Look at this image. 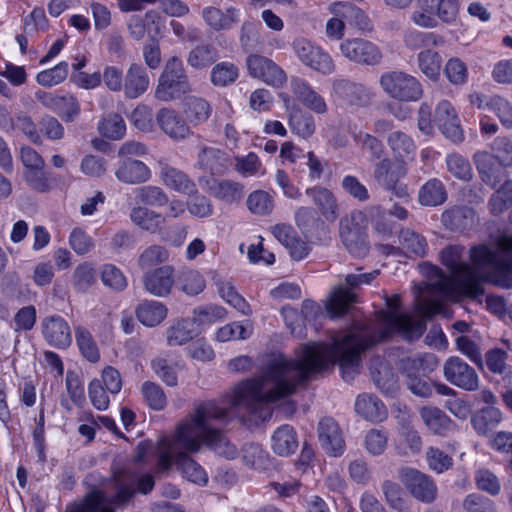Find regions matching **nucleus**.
<instances>
[{"label":"nucleus","instance_id":"obj_4","mask_svg":"<svg viewBox=\"0 0 512 512\" xmlns=\"http://www.w3.org/2000/svg\"><path fill=\"white\" fill-rule=\"evenodd\" d=\"M437 363V358L433 354L406 357L400 360V372L405 377L406 386L412 394L422 398H429L432 395V385L424 376L432 372Z\"/></svg>","mask_w":512,"mask_h":512},{"label":"nucleus","instance_id":"obj_11","mask_svg":"<svg viewBox=\"0 0 512 512\" xmlns=\"http://www.w3.org/2000/svg\"><path fill=\"white\" fill-rule=\"evenodd\" d=\"M292 46L295 54L305 66L323 74H331L334 71L335 66L330 55L308 39L297 38Z\"/></svg>","mask_w":512,"mask_h":512},{"label":"nucleus","instance_id":"obj_3","mask_svg":"<svg viewBox=\"0 0 512 512\" xmlns=\"http://www.w3.org/2000/svg\"><path fill=\"white\" fill-rule=\"evenodd\" d=\"M228 410L220 407L215 401H204L198 404L193 413L176 427L167 443V450L160 453L158 467L167 471L176 465V456L180 452L197 453L206 446L216 454L227 459H235L238 450L214 422H224Z\"/></svg>","mask_w":512,"mask_h":512},{"label":"nucleus","instance_id":"obj_27","mask_svg":"<svg viewBox=\"0 0 512 512\" xmlns=\"http://www.w3.org/2000/svg\"><path fill=\"white\" fill-rule=\"evenodd\" d=\"M386 141L395 162L406 166L408 162L415 159L417 147L409 134L401 130L392 131L388 134Z\"/></svg>","mask_w":512,"mask_h":512},{"label":"nucleus","instance_id":"obj_45","mask_svg":"<svg viewBox=\"0 0 512 512\" xmlns=\"http://www.w3.org/2000/svg\"><path fill=\"white\" fill-rule=\"evenodd\" d=\"M246 206L253 215L269 216L274 210L275 202L269 192L258 189L248 195Z\"/></svg>","mask_w":512,"mask_h":512},{"label":"nucleus","instance_id":"obj_13","mask_svg":"<svg viewBox=\"0 0 512 512\" xmlns=\"http://www.w3.org/2000/svg\"><path fill=\"white\" fill-rule=\"evenodd\" d=\"M400 479L409 493L418 501L432 503L437 496V486L434 480L413 468H402Z\"/></svg>","mask_w":512,"mask_h":512},{"label":"nucleus","instance_id":"obj_10","mask_svg":"<svg viewBox=\"0 0 512 512\" xmlns=\"http://www.w3.org/2000/svg\"><path fill=\"white\" fill-rule=\"evenodd\" d=\"M339 49L342 56L356 64L375 66L383 58L380 48L363 38L345 39L340 43Z\"/></svg>","mask_w":512,"mask_h":512},{"label":"nucleus","instance_id":"obj_54","mask_svg":"<svg viewBox=\"0 0 512 512\" xmlns=\"http://www.w3.org/2000/svg\"><path fill=\"white\" fill-rule=\"evenodd\" d=\"M289 125L293 132L303 138L311 136L315 131L313 116L300 108H293L291 110Z\"/></svg>","mask_w":512,"mask_h":512},{"label":"nucleus","instance_id":"obj_18","mask_svg":"<svg viewBox=\"0 0 512 512\" xmlns=\"http://www.w3.org/2000/svg\"><path fill=\"white\" fill-rule=\"evenodd\" d=\"M161 131L174 141L185 140L194 135L186 119L173 108H161L156 114Z\"/></svg>","mask_w":512,"mask_h":512},{"label":"nucleus","instance_id":"obj_61","mask_svg":"<svg viewBox=\"0 0 512 512\" xmlns=\"http://www.w3.org/2000/svg\"><path fill=\"white\" fill-rule=\"evenodd\" d=\"M252 334V325L249 321L232 322L221 327L216 334L217 340L227 342L230 340H245Z\"/></svg>","mask_w":512,"mask_h":512},{"label":"nucleus","instance_id":"obj_24","mask_svg":"<svg viewBox=\"0 0 512 512\" xmlns=\"http://www.w3.org/2000/svg\"><path fill=\"white\" fill-rule=\"evenodd\" d=\"M115 177L122 183L136 185L147 182L151 171L144 162L127 157L116 164Z\"/></svg>","mask_w":512,"mask_h":512},{"label":"nucleus","instance_id":"obj_15","mask_svg":"<svg viewBox=\"0 0 512 512\" xmlns=\"http://www.w3.org/2000/svg\"><path fill=\"white\" fill-rule=\"evenodd\" d=\"M144 290L156 297H168L176 285L175 268L163 265L146 271L142 276Z\"/></svg>","mask_w":512,"mask_h":512},{"label":"nucleus","instance_id":"obj_58","mask_svg":"<svg viewBox=\"0 0 512 512\" xmlns=\"http://www.w3.org/2000/svg\"><path fill=\"white\" fill-rule=\"evenodd\" d=\"M223 152L214 147H204L198 154V165L212 175L223 171Z\"/></svg>","mask_w":512,"mask_h":512},{"label":"nucleus","instance_id":"obj_57","mask_svg":"<svg viewBox=\"0 0 512 512\" xmlns=\"http://www.w3.org/2000/svg\"><path fill=\"white\" fill-rule=\"evenodd\" d=\"M136 199L147 206L161 207L169 202L168 195L159 186L146 185L136 188Z\"/></svg>","mask_w":512,"mask_h":512},{"label":"nucleus","instance_id":"obj_63","mask_svg":"<svg viewBox=\"0 0 512 512\" xmlns=\"http://www.w3.org/2000/svg\"><path fill=\"white\" fill-rule=\"evenodd\" d=\"M69 65L62 61L53 68L43 70L36 76V81L44 87H52L62 83L68 76Z\"/></svg>","mask_w":512,"mask_h":512},{"label":"nucleus","instance_id":"obj_17","mask_svg":"<svg viewBox=\"0 0 512 512\" xmlns=\"http://www.w3.org/2000/svg\"><path fill=\"white\" fill-rule=\"evenodd\" d=\"M434 123L441 133L453 143H461L464 140L460 119L449 101L442 100L437 104Z\"/></svg>","mask_w":512,"mask_h":512},{"label":"nucleus","instance_id":"obj_46","mask_svg":"<svg viewBox=\"0 0 512 512\" xmlns=\"http://www.w3.org/2000/svg\"><path fill=\"white\" fill-rule=\"evenodd\" d=\"M176 285L186 295L195 296L205 289L206 281L199 271L187 269L180 273L176 279Z\"/></svg>","mask_w":512,"mask_h":512},{"label":"nucleus","instance_id":"obj_60","mask_svg":"<svg viewBox=\"0 0 512 512\" xmlns=\"http://www.w3.org/2000/svg\"><path fill=\"white\" fill-rule=\"evenodd\" d=\"M239 76L238 67L231 62L216 64L210 73V80L214 86L225 87L234 83Z\"/></svg>","mask_w":512,"mask_h":512},{"label":"nucleus","instance_id":"obj_49","mask_svg":"<svg viewBox=\"0 0 512 512\" xmlns=\"http://www.w3.org/2000/svg\"><path fill=\"white\" fill-rule=\"evenodd\" d=\"M386 214L394 216L399 220H406L408 211L399 205H393L388 211H383L379 206L371 207L366 211L354 210L351 212V222L352 224H361L368 222L369 218H373L376 215L381 219H385Z\"/></svg>","mask_w":512,"mask_h":512},{"label":"nucleus","instance_id":"obj_22","mask_svg":"<svg viewBox=\"0 0 512 512\" xmlns=\"http://www.w3.org/2000/svg\"><path fill=\"white\" fill-rule=\"evenodd\" d=\"M373 164V177L375 181L388 191L395 190L399 180L407 173L404 164L395 162L390 157H384Z\"/></svg>","mask_w":512,"mask_h":512},{"label":"nucleus","instance_id":"obj_23","mask_svg":"<svg viewBox=\"0 0 512 512\" xmlns=\"http://www.w3.org/2000/svg\"><path fill=\"white\" fill-rule=\"evenodd\" d=\"M290 89L296 99L309 110L317 114L327 112V104L324 98L311 87L306 79L292 76L290 79Z\"/></svg>","mask_w":512,"mask_h":512},{"label":"nucleus","instance_id":"obj_52","mask_svg":"<svg viewBox=\"0 0 512 512\" xmlns=\"http://www.w3.org/2000/svg\"><path fill=\"white\" fill-rule=\"evenodd\" d=\"M479 220L474 208L466 205H454L447 208L441 216L442 224H474Z\"/></svg>","mask_w":512,"mask_h":512},{"label":"nucleus","instance_id":"obj_35","mask_svg":"<svg viewBox=\"0 0 512 512\" xmlns=\"http://www.w3.org/2000/svg\"><path fill=\"white\" fill-rule=\"evenodd\" d=\"M199 334L196 327V320L183 318L173 323L166 330V339L169 346H180L186 344Z\"/></svg>","mask_w":512,"mask_h":512},{"label":"nucleus","instance_id":"obj_9","mask_svg":"<svg viewBox=\"0 0 512 512\" xmlns=\"http://www.w3.org/2000/svg\"><path fill=\"white\" fill-rule=\"evenodd\" d=\"M332 96L342 106L361 109L371 105L374 93L370 87L362 83L337 79L332 84Z\"/></svg>","mask_w":512,"mask_h":512},{"label":"nucleus","instance_id":"obj_41","mask_svg":"<svg viewBox=\"0 0 512 512\" xmlns=\"http://www.w3.org/2000/svg\"><path fill=\"white\" fill-rule=\"evenodd\" d=\"M356 301V295L350 289L338 287L334 290L326 304V312L330 318L346 314L350 305Z\"/></svg>","mask_w":512,"mask_h":512},{"label":"nucleus","instance_id":"obj_29","mask_svg":"<svg viewBox=\"0 0 512 512\" xmlns=\"http://www.w3.org/2000/svg\"><path fill=\"white\" fill-rule=\"evenodd\" d=\"M340 237L351 255L361 258L368 254L370 244L365 226H340Z\"/></svg>","mask_w":512,"mask_h":512},{"label":"nucleus","instance_id":"obj_5","mask_svg":"<svg viewBox=\"0 0 512 512\" xmlns=\"http://www.w3.org/2000/svg\"><path fill=\"white\" fill-rule=\"evenodd\" d=\"M192 91L182 60L172 57L165 64L155 90V97L164 102L181 99Z\"/></svg>","mask_w":512,"mask_h":512},{"label":"nucleus","instance_id":"obj_59","mask_svg":"<svg viewBox=\"0 0 512 512\" xmlns=\"http://www.w3.org/2000/svg\"><path fill=\"white\" fill-rule=\"evenodd\" d=\"M398 241L407 253L420 257L425 255L427 247L425 239L410 228H401L399 230Z\"/></svg>","mask_w":512,"mask_h":512},{"label":"nucleus","instance_id":"obj_38","mask_svg":"<svg viewBox=\"0 0 512 512\" xmlns=\"http://www.w3.org/2000/svg\"><path fill=\"white\" fill-rule=\"evenodd\" d=\"M420 416L427 428L434 434L444 436L453 430L454 422L437 407H423Z\"/></svg>","mask_w":512,"mask_h":512},{"label":"nucleus","instance_id":"obj_16","mask_svg":"<svg viewBox=\"0 0 512 512\" xmlns=\"http://www.w3.org/2000/svg\"><path fill=\"white\" fill-rule=\"evenodd\" d=\"M45 342L56 349H66L72 344V331L68 322L60 315L44 317L40 323Z\"/></svg>","mask_w":512,"mask_h":512},{"label":"nucleus","instance_id":"obj_51","mask_svg":"<svg viewBox=\"0 0 512 512\" xmlns=\"http://www.w3.org/2000/svg\"><path fill=\"white\" fill-rule=\"evenodd\" d=\"M447 171L457 180L470 182L473 179L472 166L467 158L459 153H450L445 159Z\"/></svg>","mask_w":512,"mask_h":512},{"label":"nucleus","instance_id":"obj_31","mask_svg":"<svg viewBox=\"0 0 512 512\" xmlns=\"http://www.w3.org/2000/svg\"><path fill=\"white\" fill-rule=\"evenodd\" d=\"M202 17L214 31L230 30L239 21V10L231 6L225 11L213 6L203 9Z\"/></svg>","mask_w":512,"mask_h":512},{"label":"nucleus","instance_id":"obj_28","mask_svg":"<svg viewBox=\"0 0 512 512\" xmlns=\"http://www.w3.org/2000/svg\"><path fill=\"white\" fill-rule=\"evenodd\" d=\"M329 10L333 15L342 17L346 24L355 26L361 31H371L373 28L368 15L351 2H334Z\"/></svg>","mask_w":512,"mask_h":512},{"label":"nucleus","instance_id":"obj_26","mask_svg":"<svg viewBox=\"0 0 512 512\" xmlns=\"http://www.w3.org/2000/svg\"><path fill=\"white\" fill-rule=\"evenodd\" d=\"M473 161L481 181L495 188L501 181L502 168L500 160L487 151H477L473 155Z\"/></svg>","mask_w":512,"mask_h":512},{"label":"nucleus","instance_id":"obj_1","mask_svg":"<svg viewBox=\"0 0 512 512\" xmlns=\"http://www.w3.org/2000/svg\"><path fill=\"white\" fill-rule=\"evenodd\" d=\"M393 311H380L382 326L379 328L357 327L343 336H336L330 345L311 343L303 346L296 359L283 355L271 358L259 377L240 383L232 404L246 410L249 421L259 424L271 418V404L286 398L296 391L299 384L318 373L338 364L342 378L351 382L359 374L361 353L373 345L391 338L395 334L414 340L426 330L423 319H414L399 314L400 298L395 295L386 300Z\"/></svg>","mask_w":512,"mask_h":512},{"label":"nucleus","instance_id":"obj_6","mask_svg":"<svg viewBox=\"0 0 512 512\" xmlns=\"http://www.w3.org/2000/svg\"><path fill=\"white\" fill-rule=\"evenodd\" d=\"M460 0H416L417 9L411 14V21L422 28H436L438 20L452 24L459 13Z\"/></svg>","mask_w":512,"mask_h":512},{"label":"nucleus","instance_id":"obj_21","mask_svg":"<svg viewBox=\"0 0 512 512\" xmlns=\"http://www.w3.org/2000/svg\"><path fill=\"white\" fill-rule=\"evenodd\" d=\"M318 438L322 449L330 456L339 457L344 453L345 442L338 423L325 417L318 424Z\"/></svg>","mask_w":512,"mask_h":512},{"label":"nucleus","instance_id":"obj_56","mask_svg":"<svg viewBox=\"0 0 512 512\" xmlns=\"http://www.w3.org/2000/svg\"><path fill=\"white\" fill-rule=\"evenodd\" d=\"M242 452L244 463L253 469L265 470L270 466L269 454L259 444H245Z\"/></svg>","mask_w":512,"mask_h":512},{"label":"nucleus","instance_id":"obj_12","mask_svg":"<svg viewBox=\"0 0 512 512\" xmlns=\"http://www.w3.org/2000/svg\"><path fill=\"white\" fill-rule=\"evenodd\" d=\"M246 65L249 74L266 84L275 88L282 87L287 82L285 71L273 60L259 55L252 54L246 59Z\"/></svg>","mask_w":512,"mask_h":512},{"label":"nucleus","instance_id":"obj_20","mask_svg":"<svg viewBox=\"0 0 512 512\" xmlns=\"http://www.w3.org/2000/svg\"><path fill=\"white\" fill-rule=\"evenodd\" d=\"M165 212H156L145 206L134 207L130 212V219L134 224L154 223L161 224L185 213L186 205L178 199L169 201Z\"/></svg>","mask_w":512,"mask_h":512},{"label":"nucleus","instance_id":"obj_2","mask_svg":"<svg viewBox=\"0 0 512 512\" xmlns=\"http://www.w3.org/2000/svg\"><path fill=\"white\" fill-rule=\"evenodd\" d=\"M464 248L448 246L441 251V262L458 277L457 287L465 297L476 300L484 294L481 283L510 289L512 288V235L500 234L496 238V248L486 245L470 249V259L477 267L490 266L491 269L478 274L468 263L462 261Z\"/></svg>","mask_w":512,"mask_h":512},{"label":"nucleus","instance_id":"obj_30","mask_svg":"<svg viewBox=\"0 0 512 512\" xmlns=\"http://www.w3.org/2000/svg\"><path fill=\"white\" fill-rule=\"evenodd\" d=\"M183 113L188 125L198 127L205 124L213 113L209 101L199 96H188L183 103Z\"/></svg>","mask_w":512,"mask_h":512},{"label":"nucleus","instance_id":"obj_25","mask_svg":"<svg viewBox=\"0 0 512 512\" xmlns=\"http://www.w3.org/2000/svg\"><path fill=\"white\" fill-rule=\"evenodd\" d=\"M273 234L296 261L305 258L311 250L310 243L304 240L293 226H273Z\"/></svg>","mask_w":512,"mask_h":512},{"label":"nucleus","instance_id":"obj_33","mask_svg":"<svg viewBox=\"0 0 512 512\" xmlns=\"http://www.w3.org/2000/svg\"><path fill=\"white\" fill-rule=\"evenodd\" d=\"M165 304L156 300H143L135 308L138 321L146 327H155L167 317Z\"/></svg>","mask_w":512,"mask_h":512},{"label":"nucleus","instance_id":"obj_44","mask_svg":"<svg viewBox=\"0 0 512 512\" xmlns=\"http://www.w3.org/2000/svg\"><path fill=\"white\" fill-rule=\"evenodd\" d=\"M417 64L419 70L431 81H438L440 78V71L442 66L441 55L432 50L425 49L418 53Z\"/></svg>","mask_w":512,"mask_h":512},{"label":"nucleus","instance_id":"obj_14","mask_svg":"<svg viewBox=\"0 0 512 512\" xmlns=\"http://www.w3.org/2000/svg\"><path fill=\"white\" fill-rule=\"evenodd\" d=\"M443 375L452 385L465 391L479 388V377L475 369L459 357H449L443 365Z\"/></svg>","mask_w":512,"mask_h":512},{"label":"nucleus","instance_id":"obj_40","mask_svg":"<svg viewBox=\"0 0 512 512\" xmlns=\"http://www.w3.org/2000/svg\"><path fill=\"white\" fill-rule=\"evenodd\" d=\"M188 453L180 452L176 456L177 470L188 481L198 485H205L208 481L206 472Z\"/></svg>","mask_w":512,"mask_h":512},{"label":"nucleus","instance_id":"obj_37","mask_svg":"<svg viewBox=\"0 0 512 512\" xmlns=\"http://www.w3.org/2000/svg\"><path fill=\"white\" fill-rule=\"evenodd\" d=\"M356 412L369 421H382L387 415L384 403L371 394L359 395L355 402Z\"/></svg>","mask_w":512,"mask_h":512},{"label":"nucleus","instance_id":"obj_48","mask_svg":"<svg viewBox=\"0 0 512 512\" xmlns=\"http://www.w3.org/2000/svg\"><path fill=\"white\" fill-rule=\"evenodd\" d=\"M76 344L81 355L91 363H96L100 359V352L96 341L90 331L79 325L75 327Z\"/></svg>","mask_w":512,"mask_h":512},{"label":"nucleus","instance_id":"obj_55","mask_svg":"<svg viewBox=\"0 0 512 512\" xmlns=\"http://www.w3.org/2000/svg\"><path fill=\"white\" fill-rule=\"evenodd\" d=\"M45 167L24 169L23 177L26 184L34 191L47 193L52 189V173L46 172Z\"/></svg>","mask_w":512,"mask_h":512},{"label":"nucleus","instance_id":"obj_53","mask_svg":"<svg viewBox=\"0 0 512 512\" xmlns=\"http://www.w3.org/2000/svg\"><path fill=\"white\" fill-rule=\"evenodd\" d=\"M105 504V496L100 491H93L83 501L67 507L66 512H115L113 507Z\"/></svg>","mask_w":512,"mask_h":512},{"label":"nucleus","instance_id":"obj_34","mask_svg":"<svg viewBox=\"0 0 512 512\" xmlns=\"http://www.w3.org/2000/svg\"><path fill=\"white\" fill-rule=\"evenodd\" d=\"M161 179L164 184L187 196H192L198 192L195 182L183 171L171 166H165L161 169Z\"/></svg>","mask_w":512,"mask_h":512},{"label":"nucleus","instance_id":"obj_43","mask_svg":"<svg viewBox=\"0 0 512 512\" xmlns=\"http://www.w3.org/2000/svg\"><path fill=\"white\" fill-rule=\"evenodd\" d=\"M502 420L500 409L487 406L480 409L471 417V424L479 435H486Z\"/></svg>","mask_w":512,"mask_h":512},{"label":"nucleus","instance_id":"obj_36","mask_svg":"<svg viewBox=\"0 0 512 512\" xmlns=\"http://www.w3.org/2000/svg\"><path fill=\"white\" fill-rule=\"evenodd\" d=\"M447 198L446 186L438 178L429 179L418 191V201L422 206L436 207L445 203Z\"/></svg>","mask_w":512,"mask_h":512},{"label":"nucleus","instance_id":"obj_8","mask_svg":"<svg viewBox=\"0 0 512 512\" xmlns=\"http://www.w3.org/2000/svg\"><path fill=\"white\" fill-rule=\"evenodd\" d=\"M135 485L142 494H148L154 488V478L150 474L142 475L136 479L133 473L120 471L114 475L115 493L109 497H105V503L108 506H124L134 497Z\"/></svg>","mask_w":512,"mask_h":512},{"label":"nucleus","instance_id":"obj_39","mask_svg":"<svg viewBox=\"0 0 512 512\" xmlns=\"http://www.w3.org/2000/svg\"><path fill=\"white\" fill-rule=\"evenodd\" d=\"M298 448V440L294 428L282 425L272 435V449L279 456H289Z\"/></svg>","mask_w":512,"mask_h":512},{"label":"nucleus","instance_id":"obj_19","mask_svg":"<svg viewBox=\"0 0 512 512\" xmlns=\"http://www.w3.org/2000/svg\"><path fill=\"white\" fill-rule=\"evenodd\" d=\"M200 185L216 199L226 203H239L245 194L244 185L228 179L199 178Z\"/></svg>","mask_w":512,"mask_h":512},{"label":"nucleus","instance_id":"obj_42","mask_svg":"<svg viewBox=\"0 0 512 512\" xmlns=\"http://www.w3.org/2000/svg\"><path fill=\"white\" fill-rule=\"evenodd\" d=\"M219 57L218 50L213 44L203 43L189 52L187 63L190 67L200 70L214 64Z\"/></svg>","mask_w":512,"mask_h":512},{"label":"nucleus","instance_id":"obj_7","mask_svg":"<svg viewBox=\"0 0 512 512\" xmlns=\"http://www.w3.org/2000/svg\"><path fill=\"white\" fill-rule=\"evenodd\" d=\"M380 86L398 102H417L423 97V86L418 78L404 71L394 70L380 76Z\"/></svg>","mask_w":512,"mask_h":512},{"label":"nucleus","instance_id":"obj_32","mask_svg":"<svg viewBox=\"0 0 512 512\" xmlns=\"http://www.w3.org/2000/svg\"><path fill=\"white\" fill-rule=\"evenodd\" d=\"M149 86V77L146 69L137 63L130 65L124 79V92L127 98L135 99L141 96Z\"/></svg>","mask_w":512,"mask_h":512},{"label":"nucleus","instance_id":"obj_50","mask_svg":"<svg viewBox=\"0 0 512 512\" xmlns=\"http://www.w3.org/2000/svg\"><path fill=\"white\" fill-rule=\"evenodd\" d=\"M507 353L500 348H493L486 352L485 362L488 370L503 375V380L512 385V371L506 364Z\"/></svg>","mask_w":512,"mask_h":512},{"label":"nucleus","instance_id":"obj_64","mask_svg":"<svg viewBox=\"0 0 512 512\" xmlns=\"http://www.w3.org/2000/svg\"><path fill=\"white\" fill-rule=\"evenodd\" d=\"M101 281L115 292L123 291L127 285V278L123 272L113 264H104L101 268Z\"/></svg>","mask_w":512,"mask_h":512},{"label":"nucleus","instance_id":"obj_47","mask_svg":"<svg viewBox=\"0 0 512 512\" xmlns=\"http://www.w3.org/2000/svg\"><path fill=\"white\" fill-rule=\"evenodd\" d=\"M306 192L313 197L315 204L328 221L333 222L336 220L337 203L331 191L326 188H310Z\"/></svg>","mask_w":512,"mask_h":512},{"label":"nucleus","instance_id":"obj_62","mask_svg":"<svg viewBox=\"0 0 512 512\" xmlns=\"http://www.w3.org/2000/svg\"><path fill=\"white\" fill-rule=\"evenodd\" d=\"M98 130L108 139L119 140L125 135L126 124L121 115L111 114L99 123Z\"/></svg>","mask_w":512,"mask_h":512}]
</instances>
